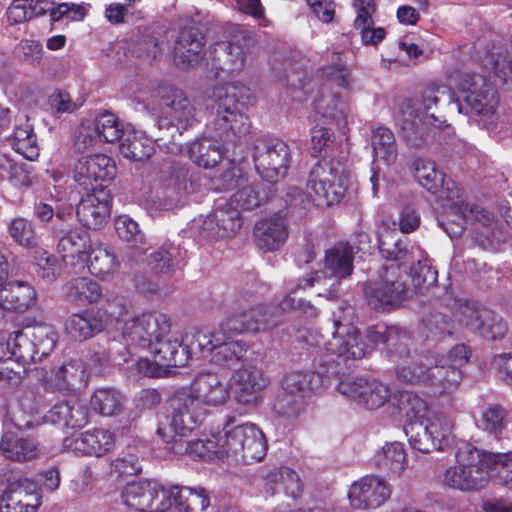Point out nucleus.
<instances>
[{"label":"nucleus","instance_id":"obj_1","mask_svg":"<svg viewBox=\"0 0 512 512\" xmlns=\"http://www.w3.org/2000/svg\"><path fill=\"white\" fill-rule=\"evenodd\" d=\"M211 108L215 114L214 125L218 136L226 141H234L249 132L250 122L244 110L248 89L240 84L218 85L211 95Z\"/></svg>","mask_w":512,"mask_h":512},{"label":"nucleus","instance_id":"obj_2","mask_svg":"<svg viewBox=\"0 0 512 512\" xmlns=\"http://www.w3.org/2000/svg\"><path fill=\"white\" fill-rule=\"evenodd\" d=\"M220 457L236 465H249L261 461L267 452L264 433L251 422L237 424L228 418L219 431Z\"/></svg>","mask_w":512,"mask_h":512},{"label":"nucleus","instance_id":"obj_3","mask_svg":"<svg viewBox=\"0 0 512 512\" xmlns=\"http://www.w3.org/2000/svg\"><path fill=\"white\" fill-rule=\"evenodd\" d=\"M494 461V453L463 443L456 452V464L444 472L443 482L462 492L479 491L488 484Z\"/></svg>","mask_w":512,"mask_h":512},{"label":"nucleus","instance_id":"obj_4","mask_svg":"<svg viewBox=\"0 0 512 512\" xmlns=\"http://www.w3.org/2000/svg\"><path fill=\"white\" fill-rule=\"evenodd\" d=\"M350 185L351 175L340 163L321 161L309 173L306 192L317 206H331L342 200Z\"/></svg>","mask_w":512,"mask_h":512},{"label":"nucleus","instance_id":"obj_5","mask_svg":"<svg viewBox=\"0 0 512 512\" xmlns=\"http://www.w3.org/2000/svg\"><path fill=\"white\" fill-rule=\"evenodd\" d=\"M172 413L158 424L157 435L166 442H175L188 436L204 419L206 411L197 398L186 390L176 392L171 398Z\"/></svg>","mask_w":512,"mask_h":512},{"label":"nucleus","instance_id":"obj_6","mask_svg":"<svg viewBox=\"0 0 512 512\" xmlns=\"http://www.w3.org/2000/svg\"><path fill=\"white\" fill-rule=\"evenodd\" d=\"M459 89L464 94L463 103L458 101L453 103V107L459 113L476 117V120L484 126L495 123L498 98L482 76L463 77Z\"/></svg>","mask_w":512,"mask_h":512},{"label":"nucleus","instance_id":"obj_7","mask_svg":"<svg viewBox=\"0 0 512 512\" xmlns=\"http://www.w3.org/2000/svg\"><path fill=\"white\" fill-rule=\"evenodd\" d=\"M171 319L160 312L143 313L127 319L122 327V338L129 353L149 350L156 340L170 333Z\"/></svg>","mask_w":512,"mask_h":512},{"label":"nucleus","instance_id":"obj_8","mask_svg":"<svg viewBox=\"0 0 512 512\" xmlns=\"http://www.w3.org/2000/svg\"><path fill=\"white\" fill-rule=\"evenodd\" d=\"M339 313L333 312L331 339L323 343L324 349L332 354L346 359H360L368 350V345L362 340L356 327L350 323L351 308L341 305Z\"/></svg>","mask_w":512,"mask_h":512},{"label":"nucleus","instance_id":"obj_9","mask_svg":"<svg viewBox=\"0 0 512 512\" xmlns=\"http://www.w3.org/2000/svg\"><path fill=\"white\" fill-rule=\"evenodd\" d=\"M236 334L226 331L223 324L214 329H197V351L209 354L211 360L227 367L235 365L246 352L245 343L235 340Z\"/></svg>","mask_w":512,"mask_h":512},{"label":"nucleus","instance_id":"obj_10","mask_svg":"<svg viewBox=\"0 0 512 512\" xmlns=\"http://www.w3.org/2000/svg\"><path fill=\"white\" fill-rule=\"evenodd\" d=\"M253 159L260 177L270 183L283 178L290 163V149L280 140L262 139L254 148Z\"/></svg>","mask_w":512,"mask_h":512},{"label":"nucleus","instance_id":"obj_11","mask_svg":"<svg viewBox=\"0 0 512 512\" xmlns=\"http://www.w3.org/2000/svg\"><path fill=\"white\" fill-rule=\"evenodd\" d=\"M149 351L160 367L184 366L197 352V328L187 329L182 336L170 332L167 337L156 340Z\"/></svg>","mask_w":512,"mask_h":512},{"label":"nucleus","instance_id":"obj_12","mask_svg":"<svg viewBox=\"0 0 512 512\" xmlns=\"http://www.w3.org/2000/svg\"><path fill=\"white\" fill-rule=\"evenodd\" d=\"M122 498L126 506L139 512H165L171 505L169 491L156 480L129 483Z\"/></svg>","mask_w":512,"mask_h":512},{"label":"nucleus","instance_id":"obj_13","mask_svg":"<svg viewBox=\"0 0 512 512\" xmlns=\"http://www.w3.org/2000/svg\"><path fill=\"white\" fill-rule=\"evenodd\" d=\"M239 310L228 316L221 322L226 331H231L236 335L242 333H257L278 325V319L273 312V308L266 305H257L244 309V297L238 298Z\"/></svg>","mask_w":512,"mask_h":512},{"label":"nucleus","instance_id":"obj_14","mask_svg":"<svg viewBox=\"0 0 512 512\" xmlns=\"http://www.w3.org/2000/svg\"><path fill=\"white\" fill-rule=\"evenodd\" d=\"M365 296L373 309L392 307L410 298V287L407 281L398 279L393 266L386 269L385 276L365 286Z\"/></svg>","mask_w":512,"mask_h":512},{"label":"nucleus","instance_id":"obj_15","mask_svg":"<svg viewBox=\"0 0 512 512\" xmlns=\"http://www.w3.org/2000/svg\"><path fill=\"white\" fill-rule=\"evenodd\" d=\"M392 488L383 478L366 475L354 482L348 490L350 506L360 510H374L391 497Z\"/></svg>","mask_w":512,"mask_h":512},{"label":"nucleus","instance_id":"obj_16","mask_svg":"<svg viewBox=\"0 0 512 512\" xmlns=\"http://www.w3.org/2000/svg\"><path fill=\"white\" fill-rule=\"evenodd\" d=\"M339 392L367 409L382 407L390 398V389L382 382L363 378H347L340 381Z\"/></svg>","mask_w":512,"mask_h":512},{"label":"nucleus","instance_id":"obj_17","mask_svg":"<svg viewBox=\"0 0 512 512\" xmlns=\"http://www.w3.org/2000/svg\"><path fill=\"white\" fill-rule=\"evenodd\" d=\"M451 209L456 218L453 219V221L456 223L457 229L450 231L447 227H444L450 237L459 235L465 225L470 223L475 226V230H478L486 239H500L497 236V234L500 233L497 221L494 215L489 211L477 205H458L457 203H453Z\"/></svg>","mask_w":512,"mask_h":512},{"label":"nucleus","instance_id":"obj_18","mask_svg":"<svg viewBox=\"0 0 512 512\" xmlns=\"http://www.w3.org/2000/svg\"><path fill=\"white\" fill-rule=\"evenodd\" d=\"M115 445L114 435L106 429L95 428L64 438L62 447L76 456L101 457Z\"/></svg>","mask_w":512,"mask_h":512},{"label":"nucleus","instance_id":"obj_19","mask_svg":"<svg viewBox=\"0 0 512 512\" xmlns=\"http://www.w3.org/2000/svg\"><path fill=\"white\" fill-rule=\"evenodd\" d=\"M110 213L111 193L102 184L83 196L76 207L79 222L90 229L101 228L107 223Z\"/></svg>","mask_w":512,"mask_h":512},{"label":"nucleus","instance_id":"obj_20","mask_svg":"<svg viewBox=\"0 0 512 512\" xmlns=\"http://www.w3.org/2000/svg\"><path fill=\"white\" fill-rule=\"evenodd\" d=\"M116 175L114 161L104 154H94L78 159L73 168L74 180L85 189L94 184L111 181ZM99 188V186H95Z\"/></svg>","mask_w":512,"mask_h":512},{"label":"nucleus","instance_id":"obj_21","mask_svg":"<svg viewBox=\"0 0 512 512\" xmlns=\"http://www.w3.org/2000/svg\"><path fill=\"white\" fill-rule=\"evenodd\" d=\"M253 39L243 30H237L228 42L217 43L214 53L221 70L236 73L243 69Z\"/></svg>","mask_w":512,"mask_h":512},{"label":"nucleus","instance_id":"obj_22","mask_svg":"<svg viewBox=\"0 0 512 512\" xmlns=\"http://www.w3.org/2000/svg\"><path fill=\"white\" fill-rule=\"evenodd\" d=\"M353 271V250L348 244L340 243L326 251L324 260V269L315 272L308 277H312L315 283H320L322 279H333L330 284L334 288L339 280L348 277Z\"/></svg>","mask_w":512,"mask_h":512},{"label":"nucleus","instance_id":"obj_23","mask_svg":"<svg viewBox=\"0 0 512 512\" xmlns=\"http://www.w3.org/2000/svg\"><path fill=\"white\" fill-rule=\"evenodd\" d=\"M197 398L199 404L208 407H218L227 402L230 396L229 385L225 377L217 373L199 374L189 391Z\"/></svg>","mask_w":512,"mask_h":512},{"label":"nucleus","instance_id":"obj_24","mask_svg":"<svg viewBox=\"0 0 512 512\" xmlns=\"http://www.w3.org/2000/svg\"><path fill=\"white\" fill-rule=\"evenodd\" d=\"M236 398L240 403H255L269 380L263 371L254 365L244 366L233 375Z\"/></svg>","mask_w":512,"mask_h":512},{"label":"nucleus","instance_id":"obj_25","mask_svg":"<svg viewBox=\"0 0 512 512\" xmlns=\"http://www.w3.org/2000/svg\"><path fill=\"white\" fill-rule=\"evenodd\" d=\"M352 7L355 12L353 27L358 31L363 45H377L386 36L382 27L374 26L373 15L376 5L373 0H353Z\"/></svg>","mask_w":512,"mask_h":512},{"label":"nucleus","instance_id":"obj_26","mask_svg":"<svg viewBox=\"0 0 512 512\" xmlns=\"http://www.w3.org/2000/svg\"><path fill=\"white\" fill-rule=\"evenodd\" d=\"M103 310H89L71 315L65 324L66 332L75 340H86L102 332L108 324Z\"/></svg>","mask_w":512,"mask_h":512},{"label":"nucleus","instance_id":"obj_27","mask_svg":"<svg viewBox=\"0 0 512 512\" xmlns=\"http://www.w3.org/2000/svg\"><path fill=\"white\" fill-rule=\"evenodd\" d=\"M37 301L34 287L26 281H11L0 287V305L4 310L23 313Z\"/></svg>","mask_w":512,"mask_h":512},{"label":"nucleus","instance_id":"obj_28","mask_svg":"<svg viewBox=\"0 0 512 512\" xmlns=\"http://www.w3.org/2000/svg\"><path fill=\"white\" fill-rule=\"evenodd\" d=\"M203 36L193 28H183L175 41L174 61L183 68L192 67L202 59Z\"/></svg>","mask_w":512,"mask_h":512},{"label":"nucleus","instance_id":"obj_29","mask_svg":"<svg viewBox=\"0 0 512 512\" xmlns=\"http://www.w3.org/2000/svg\"><path fill=\"white\" fill-rule=\"evenodd\" d=\"M184 437H179L175 442H166L167 449L175 455H188L192 459L213 460L220 457L219 431L205 440L196 439L184 441Z\"/></svg>","mask_w":512,"mask_h":512},{"label":"nucleus","instance_id":"obj_30","mask_svg":"<svg viewBox=\"0 0 512 512\" xmlns=\"http://www.w3.org/2000/svg\"><path fill=\"white\" fill-rule=\"evenodd\" d=\"M254 240L259 249L263 251H275L279 249L287 239V226L284 218L274 215L262 219L255 224Z\"/></svg>","mask_w":512,"mask_h":512},{"label":"nucleus","instance_id":"obj_31","mask_svg":"<svg viewBox=\"0 0 512 512\" xmlns=\"http://www.w3.org/2000/svg\"><path fill=\"white\" fill-rule=\"evenodd\" d=\"M165 112L170 118V123L178 129H187L196 121V109L186 95L179 89L170 88L167 94L162 96Z\"/></svg>","mask_w":512,"mask_h":512},{"label":"nucleus","instance_id":"obj_32","mask_svg":"<svg viewBox=\"0 0 512 512\" xmlns=\"http://www.w3.org/2000/svg\"><path fill=\"white\" fill-rule=\"evenodd\" d=\"M45 419L60 428H81L88 423V410L78 400L62 401L47 412Z\"/></svg>","mask_w":512,"mask_h":512},{"label":"nucleus","instance_id":"obj_33","mask_svg":"<svg viewBox=\"0 0 512 512\" xmlns=\"http://www.w3.org/2000/svg\"><path fill=\"white\" fill-rule=\"evenodd\" d=\"M38 443L29 437H21L13 431H4L0 439V454L7 460L27 462L38 457Z\"/></svg>","mask_w":512,"mask_h":512},{"label":"nucleus","instance_id":"obj_34","mask_svg":"<svg viewBox=\"0 0 512 512\" xmlns=\"http://www.w3.org/2000/svg\"><path fill=\"white\" fill-rule=\"evenodd\" d=\"M91 247L89 233L76 228L67 231L60 237L57 244V252L65 262L75 265L86 260Z\"/></svg>","mask_w":512,"mask_h":512},{"label":"nucleus","instance_id":"obj_35","mask_svg":"<svg viewBox=\"0 0 512 512\" xmlns=\"http://www.w3.org/2000/svg\"><path fill=\"white\" fill-rule=\"evenodd\" d=\"M203 227L214 238L230 237L241 227L240 212L228 202L208 215Z\"/></svg>","mask_w":512,"mask_h":512},{"label":"nucleus","instance_id":"obj_36","mask_svg":"<svg viewBox=\"0 0 512 512\" xmlns=\"http://www.w3.org/2000/svg\"><path fill=\"white\" fill-rule=\"evenodd\" d=\"M376 467L390 477H399L408 467V458L403 443H385L373 457Z\"/></svg>","mask_w":512,"mask_h":512},{"label":"nucleus","instance_id":"obj_37","mask_svg":"<svg viewBox=\"0 0 512 512\" xmlns=\"http://www.w3.org/2000/svg\"><path fill=\"white\" fill-rule=\"evenodd\" d=\"M87 384L86 367L82 360H71L60 366L54 373L47 389L54 391H75Z\"/></svg>","mask_w":512,"mask_h":512},{"label":"nucleus","instance_id":"obj_38","mask_svg":"<svg viewBox=\"0 0 512 512\" xmlns=\"http://www.w3.org/2000/svg\"><path fill=\"white\" fill-rule=\"evenodd\" d=\"M433 362L430 365L427 381L425 387L432 388L434 393L449 394L454 392L462 379V374L459 369L447 367L442 359L433 354Z\"/></svg>","mask_w":512,"mask_h":512},{"label":"nucleus","instance_id":"obj_39","mask_svg":"<svg viewBox=\"0 0 512 512\" xmlns=\"http://www.w3.org/2000/svg\"><path fill=\"white\" fill-rule=\"evenodd\" d=\"M15 512H37L41 497L37 486L31 482L12 485L0 498Z\"/></svg>","mask_w":512,"mask_h":512},{"label":"nucleus","instance_id":"obj_40","mask_svg":"<svg viewBox=\"0 0 512 512\" xmlns=\"http://www.w3.org/2000/svg\"><path fill=\"white\" fill-rule=\"evenodd\" d=\"M433 353L414 355L411 358L396 363L395 374L404 384L424 386L433 362Z\"/></svg>","mask_w":512,"mask_h":512},{"label":"nucleus","instance_id":"obj_41","mask_svg":"<svg viewBox=\"0 0 512 512\" xmlns=\"http://www.w3.org/2000/svg\"><path fill=\"white\" fill-rule=\"evenodd\" d=\"M313 106L316 113L323 118L334 121L339 126L346 123L348 107L338 94L321 88L313 99Z\"/></svg>","mask_w":512,"mask_h":512},{"label":"nucleus","instance_id":"obj_42","mask_svg":"<svg viewBox=\"0 0 512 512\" xmlns=\"http://www.w3.org/2000/svg\"><path fill=\"white\" fill-rule=\"evenodd\" d=\"M386 346L387 356L393 363L401 362L414 355H420L417 352L412 335L399 327L387 328Z\"/></svg>","mask_w":512,"mask_h":512},{"label":"nucleus","instance_id":"obj_43","mask_svg":"<svg viewBox=\"0 0 512 512\" xmlns=\"http://www.w3.org/2000/svg\"><path fill=\"white\" fill-rule=\"evenodd\" d=\"M120 141V153L128 159L143 161L154 152L153 140L132 127H126Z\"/></svg>","mask_w":512,"mask_h":512},{"label":"nucleus","instance_id":"obj_44","mask_svg":"<svg viewBox=\"0 0 512 512\" xmlns=\"http://www.w3.org/2000/svg\"><path fill=\"white\" fill-rule=\"evenodd\" d=\"M169 496L185 512L195 509L204 511L210 505L209 492L201 486H172L169 489Z\"/></svg>","mask_w":512,"mask_h":512},{"label":"nucleus","instance_id":"obj_45","mask_svg":"<svg viewBox=\"0 0 512 512\" xmlns=\"http://www.w3.org/2000/svg\"><path fill=\"white\" fill-rule=\"evenodd\" d=\"M265 485L272 494L283 492L292 498H297L302 492L299 475L286 467L271 471L265 479Z\"/></svg>","mask_w":512,"mask_h":512},{"label":"nucleus","instance_id":"obj_46","mask_svg":"<svg viewBox=\"0 0 512 512\" xmlns=\"http://www.w3.org/2000/svg\"><path fill=\"white\" fill-rule=\"evenodd\" d=\"M65 295L78 305L92 304L100 300L102 289L94 280L86 277L75 278L65 285Z\"/></svg>","mask_w":512,"mask_h":512},{"label":"nucleus","instance_id":"obj_47","mask_svg":"<svg viewBox=\"0 0 512 512\" xmlns=\"http://www.w3.org/2000/svg\"><path fill=\"white\" fill-rule=\"evenodd\" d=\"M378 248L381 256L387 260L398 261L401 264L407 263L414 258L415 252H409L406 244L398 237L394 230L384 228L378 235Z\"/></svg>","mask_w":512,"mask_h":512},{"label":"nucleus","instance_id":"obj_48","mask_svg":"<svg viewBox=\"0 0 512 512\" xmlns=\"http://www.w3.org/2000/svg\"><path fill=\"white\" fill-rule=\"evenodd\" d=\"M426 431L430 433L432 440L426 445H435L436 450H443L453 439L454 422L445 414H434L425 421Z\"/></svg>","mask_w":512,"mask_h":512},{"label":"nucleus","instance_id":"obj_49","mask_svg":"<svg viewBox=\"0 0 512 512\" xmlns=\"http://www.w3.org/2000/svg\"><path fill=\"white\" fill-rule=\"evenodd\" d=\"M418 254L417 263L410 268V274L407 279L410 280L407 285L410 287V297L415 293H422L425 289L433 286L437 282V271L433 270L423 256V251L416 248Z\"/></svg>","mask_w":512,"mask_h":512},{"label":"nucleus","instance_id":"obj_50","mask_svg":"<svg viewBox=\"0 0 512 512\" xmlns=\"http://www.w3.org/2000/svg\"><path fill=\"white\" fill-rule=\"evenodd\" d=\"M395 400L399 412L410 423L423 422L431 416L426 401L413 392L401 391L395 396Z\"/></svg>","mask_w":512,"mask_h":512},{"label":"nucleus","instance_id":"obj_51","mask_svg":"<svg viewBox=\"0 0 512 512\" xmlns=\"http://www.w3.org/2000/svg\"><path fill=\"white\" fill-rule=\"evenodd\" d=\"M268 194L259 183L245 182L237 187V191L230 197L229 205L240 210H252L258 207Z\"/></svg>","mask_w":512,"mask_h":512},{"label":"nucleus","instance_id":"obj_52","mask_svg":"<svg viewBox=\"0 0 512 512\" xmlns=\"http://www.w3.org/2000/svg\"><path fill=\"white\" fill-rule=\"evenodd\" d=\"M90 405L102 416H114L123 408V396L113 388H98L90 398Z\"/></svg>","mask_w":512,"mask_h":512},{"label":"nucleus","instance_id":"obj_53","mask_svg":"<svg viewBox=\"0 0 512 512\" xmlns=\"http://www.w3.org/2000/svg\"><path fill=\"white\" fill-rule=\"evenodd\" d=\"M89 270L90 272L103 279L112 278L118 271L119 262L116 256L105 247L92 248L89 252Z\"/></svg>","mask_w":512,"mask_h":512},{"label":"nucleus","instance_id":"obj_54","mask_svg":"<svg viewBox=\"0 0 512 512\" xmlns=\"http://www.w3.org/2000/svg\"><path fill=\"white\" fill-rule=\"evenodd\" d=\"M14 150L28 160H35L39 155L37 138L27 120L17 124L12 136Z\"/></svg>","mask_w":512,"mask_h":512},{"label":"nucleus","instance_id":"obj_55","mask_svg":"<svg viewBox=\"0 0 512 512\" xmlns=\"http://www.w3.org/2000/svg\"><path fill=\"white\" fill-rule=\"evenodd\" d=\"M190 159L205 169L214 167L222 158L221 147L211 139L195 141L189 148Z\"/></svg>","mask_w":512,"mask_h":512},{"label":"nucleus","instance_id":"obj_56","mask_svg":"<svg viewBox=\"0 0 512 512\" xmlns=\"http://www.w3.org/2000/svg\"><path fill=\"white\" fill-rule=\"evenodd\" d=\"M372 147L376 159L385 164H393L397 158V146L394 134L386 127H379L372 133Z\"/></svg>","mask_w":512,"mask_h":512},{"label":"nucleus","instance_id":"obj_57","mask_svg":"<svg viewBox=\"0 0 512 512\" xmlns=\"http://www.w3.org/2000/svg\"><path fill=\"white\" fill-rule=\"evenodd\" d=\"M8 338H10V357L22 364L28 366L31 362H36L38 360V356L36 355V350L33 346L31 338L27 329L15 331L12 334L8 333Z\"/></svg>","mask_w":512,"mask_h":512},{"label":"nucleus","instance_id":"obj_58","mask_svg":"<svg viewBox=\"0 0 512 512\" xmlns=\"http://www.w3.org/2000/svg\"><path fill=\"white\" fill-rule=\"evenodd\" d=\"M7 232L12 240L24 248H35L38 236L34 226L27 218L18 216L12 218L7 225Z\"/></svg>","mask_w":512,"mask_h":512},{"label":"nucleus","instance_id":"obj_59","mask_svg":"<svg viewBox=\"0 0 512 512\" xmlns=\"http://www.w3.org/2000/svg\"><path fill=\"white\" fill-rule=\"evenodd\" d=\"M93 125L101 142L114 143L121 140L126 131L119 119L110 112L100 114Z\"/></svg>","mask_w":512,"mask_h":512},{"label":"nucleus","instance_id":"obj_60","mask_svg":"<svg viewBox=\"0 0 512 512\" xmlns=\"http://www.w3.org/2000/svg\"><path fill=\"white\" fill-rule=\"evenodd\" d=\"M415 175L420 185L433 194L438 193L444 184V175L436 169L433 162L428 160H417L415 163Z\"/></svg>","mask_w":512,"mask_h":512},{"label":"nucleus","instance_id":"obj_61","mask_svg":"<svg viewBox=\"0 0 512 512\" xmlns=\"http://www.w3.org/2000/svg\"><path fill=\"white\" fill-rule=\"evenodd\" d=\"M320 379L319 374L300 371L289 372L282 381V389L287 393L301 395L303 398L309 390H314V383Z\"/></svg>","mask_w":512,"mask_h":512},{"label":"nucleus","instance_id":"obj_62","mask_svg":"<svg viewBox=\"0 0 512 512\" xmlns=\"http://www.w3.org/2000/svg\"><path fill=\"white\" fill-rule=\"evenodd\" d=\"M188 169L179 164L166 163L159 173V181L163 186L172 188L177 194L187 190Z\"/></svg>","mask_w":512,"mask_h":512},{"label":"nucleus","instance_id":"obj_63","mask_svg":"<svg viewBox=\"0 0 512 512\" xmlns=\"http://www.w3.org/2000/svg\"><path fill=\"white\" fill-rule=\"evenodd\" d=\"M33 346L35 348L38 360L50 354L56 344V334L48 326H35L26 328Z\"/></svg>","mask_w":512,"mask_h":512},{"label":"nucleus","instance_id":"obj_64","mask_svg":"<svg viewBox=\"0 0 512 512\" xmlns=\"http://www.w3.org/2000/svg\"><path fill=\"white\" fill-rule=\"evenodd\" d=\"M178 255L177 247L161 248L149 255L148 266L157 274H170L178 264Z\"/></svg>","mask_w":512,"mask_h":512}]
</instances>
